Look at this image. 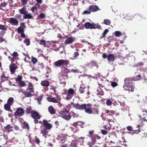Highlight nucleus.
Listing matches in <instances>:
<instances>
[{"label": "nucleus", "instance_id": "nucleus-1", "mask_svg": "<svg viewBox=\"0 0 147 147\" xmlns=\"http://www.w3.org/2000/svg\"><path fill=\"white\" fill-rule=\"evenodd\" d=\"M92 105L91 104H83L80 105L77 103L73 105V107L77 109L80 110H84L85 112L88 114H98L99 113L98 110L96 108H93L92 110L91 108Z\"/></svg>", "mask_w": 147, "mask_h": 147}, {"label": "nucleus", "instance_id": "nucleus-2", "mask_svg": "<svg viewBox=\"0 0 147 147\" xmlns=\"http://www.w3.org/2000/svg\"><path fill=\"white\" fill-rule=\"evenodd\" d=\"M34 89L33 84L32 83H29L26 91H22V92L26 97H31L34 95Z\"/></svg>", "mask_w": 147, "mask_h": 147}, {"label": "nucleus", "instance_id": "nucleus-3", "mask_svg": "<svg viewBox=\"0 0 147 147\" xmlns=\"http://www.w3.org/2000/svg\"><path fill=\"white\" fill-rule=\"evenodd\" d=\"M64 93H63V94L66 95L65 97V99L67 100H69L72 98L73 97L74 94H75L76 91L72 88H70L67 90L65 89L63 90Z\"/></svg>", "mask_w": 147, "mask_h": 147}, {"label": "nucleus", "instance_id": "nucleus-4", "mask_svg": "<svg viewBox=\"0 0 147 147\" xmlns=\"http://www.w3.org/2000/svg\"><path fill=\"white\" fill-rule=\"evenodd\" d=\"M69 113V111L66 109L61 110L58 113L60 117L67 121L69 120L71 117V116L70 115H67Z\"/></svg>", "mask_w": 147, "mask_h": 147}, {"label": "nucleus", "instance_id": "nucleus-5", "mask_svg": "<svg viewBox=\"0 0 147 147\" xmlns=\"http://www.w3.org/2000/svg\"><path fill=\"white\" fill-rule=\"evenodd\" d=\"M141 109H142V112L141 114H142L143 116H142V115H139L138 116L140 118V121L141 122V123H140L142 125H143V121L147 122V119H146L144 116L145 115L147 116V110L146 109H143L142 105H141Z\"/></svg>", "mask_w": 147, "mask_h": 147}, {"label": "nucleus", "instance_id": "nucleus-6", "mask_svg": "<svg viewBox=\"0 0 147 147\" xmlns=\"http://www.w3.org/2000/svg\"><path fill=\"white\" fill-rule=\"evenodd\" d=\"M31 117L34 119V122L35 124H37L38 123V120L40 119L41 117V115L37 111H34L32 114Z\"/></svg>", "mask_w": 147, "mask_h": 147}, {"label": "nucleus", "instance_id": "nucleus-7", "mask_svg": "<svg viewBox=\"0 0 147 147\" xmlns=\"http://www.w3.org/2000/svg\"><path fill=\"white\" fill-rule=\"evenodd\" d=\"M69 61L68 60H64L60 59L54 62V65L55 66L57 67H60L61 66L65 65H67L68 64Z\"/></svg>", "mask_w": 147, "mask_h": 147}, {"label": "nucleus", "instance_id": "nucleus-8", "mask_svg": "<svg viewBox=\"0 0 147 147\" xmlns=\"http://www.w3.org/2000/svg\"><path fill=\"white\" fill-rule=\"evenodd\" d=\"M24 110L22 107L17 108L16 112H15L14 115L15 116L21 117L24 115Z\"/></svg>", "mask_w": 147, "mask_h": 147}, {"label": "nucleus", "instance_id": "nucleus-9", "mask_svg": "<svg viewBox=\"0 0 147 147\" xmlns=\"http://www.w3.org/2000/svg\"><path fill=\"white\" fill-rule=\"evenodd\" d=\"M57 99L55 97H48L47 98V101L50 102H52L54 103H59L60 102V98L59 97L57 96Z\"/></svg>", "mask_w": 147, "mask_h": 147}, {"label": "nucleus", "instance_id": "nucleus-10", "mask_svg": "<svg viewBox=\"0 0 147 147\" xmlns=\"http://www.w3.org/2000/svg\"><path fill=\"white\" fill-rule=\"evenodd\" d=\"M102 57L104 59L107 58L109 61H113L115 59V56L113 54H110L108 55L105 53L102 55Z\"/></svg>", "mask_w": 147, "mask_h": 147}, {"label": "nucleus", "instance_id": "nucleus-11", "mask_svg": "<svg viewBox=\"0 0 147 147\" xmlns=\"http://www.w3.org/2000/svg\"><path fill=\"white\" fill-rule=\"evenodd\" d=\"M98 86L97 88V91L98 92L97 93V95H100L103 96L104 94V92L101 88H103L106 84L102 85V84L99 83L98 84Z\"/></svg>", "mask_w": 147, "mask_h": 147}, {"label": "nucleus", "instance_id": "nucleus-12", "mask_svg": "<svg viewBox=\"0 0 147 147\" xmlns=\"http://www.w3.org/2000/svg\"><path fill=\"white\" fill-rule=\"evenodd\" d=\"M88 9L90 10L91 12H95L98 11L100 10V9L98 7L95 5H90L88 7Z\"/></svg>", "mask_w": 147, "mask_h": 147}, {"label": "nucleus", "instance_id": "nucleus-13", "mask_svg": "<svg viewBox=\"0 0 147 147\" xmlns=\"http://www.w3.org/2000/svg\"><path fill=\"white\" fill-rule=\"evenodd\" d=\"M42 123L45 127L44 128L50 129L52 128V124L49 123L48 121L46 119H44L42 120Z\"/></svg>", "mask_w": 147, "mask_h": 147}, {"label": "nucleus", "instance_id": "nucleus-14", "mask_svg": "<svg viewBox=\"0 0 147 147\" xmlns=\"http://www.w3.org/2000/svg\"><path fill=\"white\" fill-rule=\"evenodd\" d=\"M134 84H132V85L129 84H128L127 85L125 84L123 86V87L125 88L126 90H128L131 92H133L134 90Z\"/></svg>", "mask_w": 147, "mask_h": 147}, {"label": "nucleus", "instance_id": "nucleus-15", "mask_svg": "<svg viewBox=\"0 0 147 147\" xmlns=\"http://www.w3.org/2000/svg\"><path fill=\"white\" fill-rule=\"evenodd\" d=\"M17 68V65L14 63H12L9 65V69L11 74H13L15 70Z\"/></svg>", "mask_w": 147, "mask_h": 147}, {"label": "nucleus", "instance_id": "nucleus-16", "mask_svg": "<svg viewBox=\"0 0 147 147\" xmlns=\"http://www.w3.org/2000/svg\"><path fill=\"white\" fill-rule=\"evenodd\" d=\"M8 22L12 25L17 26L18 24L17 19L13 18H10Z\"/></svg>", "mask_w": 147, "mask_h": 147}, {"label": "nucleus", "instance_id": "nucleus-17", "mask_svg": "<svg viewBox=\"0 0 147 147\" xmlns=\"http://www.w3.org/2000/svg\"><path fill=\"white\" fill-rule=\"evenodd\" d=\"M133 81H134V78L129 77L125 78L124 80V84L128 85V84H130L132 85V84L133 83Z\"/></svg>", "mask_w": 147, "mask_h": 147}, {"label": "nucleus", "instance_id": "nucleus-18", "mask_svg": "<svg viewBox=\"0 0 147 147\" xmlns=\"http://www.w3.org/2000/svg\"><path fill=\"white\" fill-rule=\"evenodd\" d=\"M74 39L75 38L72 36L68 37L65 40L64 44L66 45L71 44L74 42Z\"/></svg>", "mask_w": 147, "mask_h": 147}, {"label": "nucleus", "instance_id": "nucleus-19", "mask_svg": "<svg viewBox=\"0 0 147 147\" xmlns=\"http://www.w3.org/2000/svg\"><path fill=\"white\" fill-rule=\"evenodd\" d=\"M48 130V129L44 128H41L40 129V132L42 134V136L44 137L45 138H47L46 135L49 133Z\"/></svg>", "mask_w": 147, "mask_h": 147}, {"label": "nucleus", "instance_id": "nucleus-20", "mask_svg": "<svg viewBox=\"0 0 147 147\" xmlns=\"http://www.w3.org/2000/svg\"><path fill=\"white\" fill-rule=\"evenodd\" d=\"M11 105L7 103L5 104L4 105V109L5 110L9 111L11 113H12L13 111L11 109Z\"/></svg>", "mask_w": 147, "mask_h": 147}, {"label": "nucleus", "instance_id": "nucleus-21", "mask_svg": "<svg viewBox=\"0 0 147 147\" xmlns=\"http://www.w3.org/2000/svg\"><path fill=\"white\" fill-rule=\"evenodd\" d=\"M49 112L51 114H54L56 113V111L52 105L49 106L48 108Z\"/></svg>", "mask_w": 147, "mask_h": 147}, {"label": "nucleus", "instance_id": "nucleus-22", "mask_svg": "<svg viewBox=\"0 0 147 147\" xmlns=\"http://www.w3.org/2000/svg\"><path fill=\"white\" fill-rule=\"evenodd\" d=\"M19 11L21 14L24 15L26 13H28V11H26V8L25 6L21 9H19Z\"/></svg>", "mask_w": 147, "mask_h": 147}, {"label": "nucleus", "instance_id": "nucleus-23", "mask_svg": "<svg viewBox=\"0 0 147 147\" xmlns=\"http://www.w3.org/2000/svg\"><path fill=\"white\" fill-rule=\"evenodd\" d=\"M141 14H136L134 16V18L137 21H140L143 18Z\"/></svg>", "mask_w": 147, "mask_h": 147}, {"label": "nucleus", "instance_id": "nucleus-24", "mask_svg": "<svg viewBox=\"0 0 147 147\" xmlns=\"http://www.w3.org/2000/svg\"><path fill=\"white\" fill-rule=\"evenodd\" d=\"M41 84L43 86L47 87L49 85V82L48 80H44L41 81Z\"/></svg>", "mask_w": 147, "mask_h": 147}, {"label": "nucleus", "instance_id": "nucleus-25", "mask_svg": "<svg viewBox=\"0 0 147 147\" xmlns=\"http://www.w3.org/2000/svg\"><path fill=\"white\" fill-rule=\"evenodd\" d=\"M92 23L89 22H86L84 24V26L86 28L92 29Z\"/></svg>", "mask_w": 147, "mask_h": 147}, {"label": "nucleus", "instance_id": "nucleus-26", "mask_svg": "<svg viewBox=\"0 0 147 147\" xmlns=\"http://www.w3.org/2000/svg\"><path fill=\"white\" fill-rule=\"evenodd\" d=\"M24 18V19H30L33 18V16H32L31 14L26 13L23 16Z\"/></svg>", "mask_w": 147, "mask_h": 147}, {"label": "nucleus", "instance_id": "nucleus-27", "mask_svg": "<svg viewBox=\"0 0 147 147\" xmlns=\"http://www.w3.org/2000/svg\"><path fill=\"white\" fill-rule=\"evenodd\" d=\"M37 42L40 45H43L45 47H46V41L43 39L38 40H36Z\"/></svg>", "mask_w": 147, "mask_h": 147}, {"label": "nucleus", "instance_id": "nucleus-28", "mask_svg": "<svg viewBox=\"0 0 147 147\" xmlns=\"http://www.w3.org/2000/svg\"><path fill=\"white\" fill-rule=\"evenodd\" d=\"M133 17V15L131 14L128 13L126 14V16L125 17V18L127 20H130L132 19Z\"/></svg>", "mask_w": 147, "mask_h": 147}, {"label": "nucleus", "instance_id": "nucleus-29", "mask_svg": "<svg viewBox=\"0 0 147 147\" xmlns=\"http://www.w3.org/2000/svg\"><path fill=\"white\" fill-rule=\"evenodd\" d=\"M70 72V71L68 70L67 68L64 67L62 71V73L63 75H66L69 73Z\"/></svg>", "mask_w": 147, "mask_h": 147}, {"label": "nucleus", "instance_id": "nucleus-30", "mask_svg": "<svg viewBox=\"0 0 147 147\" xmlns=\"http://www.w3.org/2000/svg\"><path fill=\"white\" fill-rule=\"evenodd\" d=\"M96 28L100 29L101 28V26L98 24H95L94 23H92V29H95Z\"/></svg>", "mask_w": 147, "mask_h": 147}, {"label": "nucleus", "instance_id": "nucleus-31", "mask_svg": "<svg viewBox=\"0 0 147 147\" xmlns=\"http://www.w3.org/2000/svg\"><path fill=\"white\" fill-rule=\"evenodd\" d=\"M109 30L107 29H106L104 30L103 33L102 34V36L100 37V39H101L105 37L106 35L108 32Z\"/></svg>", "mask_w": 147, "mask_h": 147}, {"label": "nucleus", "instance_id": "nucleus-32", "mask_svg": "<svg viewBox=\"0 0 147 147\" xmlns=\"http://www.w3.org/2000/svg\"><path fill=\"white\" fill-rule=\"evenodd\" d=\"M13 98L12 97H10L7 100V103L12 105H13Z\"/></svg>", "mask_w": 147, "mask_h": 147}, {"label": "nucleus", "instance_id": "nucleus-33", "mask_svg": "<svg viewBox=\"0 0 147 147\" xmlns=\"http://www.w3.org/2000/svg\"><path fill=\"white\" fill-rule=\"evenodd\" d=\"M105 112L106 113L109 114V115L111 116L113 115L115 113V112L112 110H107L105 111Z\"/></svg>", "mask_w": 147, "mask_h": 147}, {"label": "nucleus", "instance_id": "nucleus-34", "mask_svg": "<svg viewBox=\"0 0 147 147\" xmlns=\"http://www.w3.org/2000/svg\"><path fill=\"white\" fill-rule=\"evenodd\" d=\"M90 63L92 67L93 66H96L97 68H98V66L97 65V62L96 61H90Z\"/></svg>", "mask_w": 147, "mask_h": 147}, {"label": "nucleus", "instance_id": "nucleus-35", "mask_svg": "<svg viewBox=\"0 0 147 147\" xmlns=\"http://www.w3.org/2000/svg\"><path fill=\"white\" fill-rule=\"evenodd\" d=\"M0 78L2 82L5 81L7 78L5 76L4 73H3L2 75L1 76Z\"/></svg>", "mask_w": 147, "mask_h": 147}, {"label": "nucleus", "instance_id": "nucleus-36", "mask_svg": "<svg viewBox=\"0 0 147 147\" xmlns=\"http://www.w3.org/2000/svg\"><path fill=\"white\" fill-rule=\"evenodd\" d=\"M34 111V110H31L30 108H27L25 110L26 113V114H31V115L32 113Z\"/></svg>", "mask_w": 147, "mask_h": 147}, {"label": "nucleus", "instance_id": "nucleus-37", "mask_svg": "<svg viewBox=\"0 0 147 147\" xmlns=\"http://www.w3.org/2000/svg\"><path fill=\"white\" fill-rule=\"evenodd\" d=\"M17 31L19 33L21 34L24 32V30L23 28L20 26L18 28Z\"/></svg>", "mask_w": 147, "mask_h": 147}, {"label": "nucleus", "instance_id": "nucleus-38", "mask_svg": "<svg viewBox=\"0 0 147 147\" xmlns=\"http://www.w3.org/2000/svg\"><path fill=\"white\" fill-rule=\"evenodd\" d=\"M43 96V95H40L39 97L36 98V100L39 104H40V102L42 100Z\"/></svg>", "mask_w": 147, "mask_h": 147}, {"label": "nucleus", "instance_id": "nucleus-39", "mask_svg": "<svg viewBox=\"0 0 147 147\" xmlns=\"http://www.w3.org/2000/svg\"><path fill=\"white\" fill-rule=\"evenodd\" d=\"M104 22L102 24H105L107 25H109L111 24V21L110 20L106 19L104 20Z\"/></svg>", "mask_w": 147, "mask_h": 147}, {"label": "nucleus", "instance_id": "nucleus-40", "mask_svg": "<svg viewBox=\"0 0 147 147\" xmlns=\"http://www.w3.org/2000/svg\"><path fill=\"white\" fill-rule=\"evenodd\" d=\"M117 37H119L122 35V33L119 31H116L113 33Z\"/></svg>", "mask_w": 147, "mask_h": 147}, {"label": "nucleus", "instance_id": "nucleus-41", "mask_svg": "<svg viewBox=\"0 0 147 147\" xmlns=\"http://www.w3.org/2000/svg\"><path fill=\"white\" fill-rule=\"evenodd\" d=\"M22 124L25 127V128L27 129L28 130H29L30 129V127L28 124L27 123H26V121H24Z\"/></svg>", "mask_w": 147, "mask_h": 147}, {"label": "nucleus", "instance_id": "nucleus-42", "mask_svg": "<svg viewBox=\"0 0 147 147\" xmlns=\"http://www.w3.org/2000/svg\"><path fill=\"white\" fill-rule=\"evenodd\" d=\"M86 88L85 87H82L80 86L79 88V92L81 94L83 93L84 91H85V89H86Z\"/></svg>", "mask_w": 147, "mask_h": 147}, {"label": "nucleus", "instance_id": "nucleus-43", "mask_svg": "<svg viewBox=\"0 0 147 147\" xmlns=\"http://www.w3.org/2000/svg\"><path fill=\"white\" fill-rule=\"evenodd\" d=\"M38 8L37 7L35 6H33L31 8V10L32 11L33 13H34V12H36L38 10Z\"/></svg>", "mask_w": 147, "mask_h": 147}, {"label": "nucleus", "instance_id": "nucleus-44", "mask_svg": "<svg viewBox=\"0 0 147 147\" xmlns=\"http://www.w3.org/2000/svg\"><path fill=\"white\" fill-rule=\"evenodd\" d=\"M45 17V15L44 13H41L40 15L38 16V19H42Z\"/></svg>", "mask_w": 147, "mask_h": 147}, {"label": "nucleus", "instance_id": "nucleus-45", "mask_svg": "<svg viewBox=\"0 0 147 147\" xmlns=\"http://www.w3.org/2000/svg\"><path fill=\"white\" fill-rule=\"evenodd\" d=\"M142 78V76L140 75H138L136 76L135 78H134V81L140 80Z\"/></svg>", "mask_w": 147, "mask_h": 147}, {"label": "nucleus", "instance_id": "nucleus-46", "mask_svg": "<svg viewBox=\"0 0 147 147\" xmlns=\"http://www.w3.org/2000/svg\"><path fill=\"white\" fill-rule=\"evenodd\" d=\"M24 42L27 46H28L30 44V40L29 38H26L24 40Z\"/></svg>", "mask_w": 147, "mask_h": 147}, {"label": "nucleus", "instance_id": "nucleus-47", "mask_svg": "<svg viewBox=\"0 0 147 147\" xmlns=\"http://www.w3.org/2000/svg\"><path fill=\"white\" fill-rule=\"evenodd\" d=\"M0 29L2 30L6 31L7 30V28L5 26L0 24Z\"/></svg>", "mask_w": 147, "mask_h": 147}, {"label": "nucleus", "instance_id": "nucleus-48", "mask_svg": "<svg viewBox=\"0 0 147 147\" xmlns=\"http://www.w3.org/2000/svg\"><path fill=\"white\" fill-rule=\"evenodd\" d=\"M19 84L21 87L25 86H26V83L24 81H22L19 82Z\"/></svg>", "mask_w": 147, "mask_h": 147}, {"label": "nucleus", "instance_id": "nucleus-49", "mask_svg": "<svg viewBox=\"0 0 147 147\" xmlns=\"http://www.w3.org/2000/svg\"><path fill=\"white\" fill-rule=\"evenodd\" d=\"M91 11L90 10H85L82 13V14L83 15H89L91 13Z\"/></svg>", "mask_w": 147, "mask_h": 147}, {"label": "nucleus", "instance_id": "nucleus-50", "mask_svg": "<svg viewBox=\"0 0 147 147\" xmlns=\"http://www.w3.org/2000/svg\"><path fill=\"white\" fill-rule=\"evenodd\" d=\"M22 78V76H21L18 75V77L16 79V80L17 82H18L21 81V80Z\"/></svg>", "mask_w": 147, "mask_h": 147}, {"label": "nucleus", "instance_id": "nucleus-51", "mask_svg": "<svg viewBox=\"0 0 147 147\" xmlns=\"http://www.w3.org/2000/svg\"><path fill=\"white\" fill-rule=\"evenodd\" d=\"M79 55V53L78 52H75L74 54L73 57L75 58L78 57Z\"/></svg>", "mask_w": 147, "mask_h": 147}, {"label": "nucleus", "instance_id": "nucleus-52", "mask_svg": "<svg viewBox=\"0 0 147 147\" xmlns=\"http://www.w3.org/2000/svg\"><path fill=\"white\" fill-rule=\"evenodd\" d=\"M35 142H36V144H39L40 142V141L39 139L38 138H37L36 136L35 137Z\"/></svg>", "mask_w": 147, "mask_h": 147}, {"label": "nucleus", "instance_id": "nucleus-53", "mask_svg": "<svg viewBox=\"0 0 147 147\" xmlns=\"http://www.w3.org/2000/svg\"><path fill=\"white\" fill-rule=\"evenodd\" d=\"M112 104V102L110 99H108L106 102V104L108 106L111 105Z\"/></svg>", "mask_w": 147, "mask_h": 147}, {"label": "nucleus", "instance_id": "nucleus-54", "mask_svg": "<svg viewBox=\"0 0 147 147\" xmlns=\"http://www.w3.org/2000/svg\"><path fill=\"white\" fill-rule=\"evenodd\" d=\"M18 55H19L18 53L16 51L14 52L11 55L13 56V58L17 57Z\"/></svg>", "mask_w": 147, "mask_h": 147}, {"label": "nucleus", "instance_id": "nucleus-55", "mask_svg": "<svg viewBox=\"0 0 147 147\" xmlns=\"http://www.w3.org/2000/svg\"><path fill=\"white\" fill-rule=\"evenodd\" d=\"M111 86L113 87H116L117 85V83L115 82H111Z\"/></svg>", "mask_w": 147, "mask_h": 147}, {"label": "nucleus", "instance_id": "nucleus-56", "mask_svg": "<svg viewBox=\"0 0 147 147\" xmlns=\"http://www.w3.org/2000/svg\"><path fill=\"white\" fill-rule=\"evenodd\" d=\"M31 61L33 64H35L37 61V59L35 57H32Z\"/></svg>", "mask_w": 147, "mask_h": 147}, {"label": "nucleus", "instance_id": "nucleus-57", "mask_svg": "<svg viewBox=\"0 0 147 147\" xmlns=\"http://www.w3.org/2000/svg\"><path fill=\"white\" fill-rule=\"evenodd\" d=\"M71 72L75 73H78L79 72V70L78 69H72L71 70Z\"/></svg>", "mask_w": 147, "mask_h": 147}, {"label": "nucleus", "instance_id": "nucleus-58", "mask_svg": "<svg viewBox=\"0 0 147 147\" xmlns=\"http://www.w3.org/2000/svg\"><path fill=\"white\" fill-rule=\"evenodd\" d=\"M70 113L71 114H72V116H73V117L74 118L76 117H78V115H76V113H74L73 111H71Z\"/></svg>", "mask_w": 147, "mask_h": 147}, {"label": "nucleus", "instance_id": "nucleus-59", "mask_svg": "<svg viewBox=\"0 0 147 147\" xmlns=\"http://www.w3.org/2000/svg\"><path fill=\"white\" fill-rule=\"evenodd\" d=\"M16 18L17 19L20 20L21 19V16L20 14H16Z\"/></svg>", "mask_w": 147, "mask_h": 147}, {"label": "nucleus", "instance_id": "nucleus-60", "mask_svg": "<svg viewBox=\"0 0 147 147\" xmlns=\"http://www.w3.org/2000/svg\"><path fill=\"white\" fill-rule=\"evenodd\" d=\"M13 127L10 126V125L8 124L5 127V128L6 129H11L13 128Z\"/></svg>", "mask_w": 147, "mask_h": 147}, {"label": "nucleus", "instance_id": "nucleus-61", "mask_svg": "<svg viewBox=\"0 0 147 147\" xmlns=\"http://www.w3.org/2000/svg\"><path fill=\"white\" fill-rule=\"evenodd\" d=\"M101 131L102 134H103L104 135H106V134H107L108 133L107 131L106 130H103V129L102 130H101Z\"/></svg>", "mask_w": 147, "mask_h": 147}, {"label": "nucleus", "instance_id": "nucleus-62", "mask_svg": "<svg viewBox=\"0 0 147 147\" xmlns=\"http://www.w3.org/2000/svg\"><path fill=\"white\" fill-rule=\"evenodd\" d=\"M91 141L92 142V143L94 144L96 143V139L94 138H92L91 139Z\"/></svg>", "mask_w": 147, "mask_h": 147}, {"label": "nucleus", "instance_id": "nucleus-63", "mask_svg": "<svg viewBox=\"0 0 147 147\" xmlns=\"http://www.w3.org/2000/svg\"><path fill=\"white\" fill-rule=\"evenodd\" d=\"M28 1V0H21V2L24 5L27 3Z\"/></svg>", "mask_w": 147, "mask_h": 147}, {"label": "nucleus", "instance_id": "nucleus-64", "mask_svg": "<svg viewBox=\"0 0 147 147\" xmlns=\"http://www.w3.org/2000/svg\"><path fill=\"white\" fill-rule=\"evenodd\" d=\"M5 41V42H7V41L6 40H5V39H3V38L0 37V43H1L2 42Z\"/></svg>", "mask_w": 147, "mask_h": 147}]
</instances>
